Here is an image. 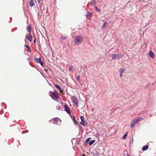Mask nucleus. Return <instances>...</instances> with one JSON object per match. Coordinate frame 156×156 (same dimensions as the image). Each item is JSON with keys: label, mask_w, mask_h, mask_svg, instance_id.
Wrapping results in <instances>:
<instances>
[{"label": "nucleus", "mask_w": 156, "mask_h": 156, "mask_svg": "<svg viewBox=\"0 0 156 156\" xmlns=\"http://www.w3.org/2000/svg\"><path fill=\"white\" fill-rule=\"evenodd\" d=\"M73 68H74V67L73 66H71L69 67V70L70 71H71L73 69Z\"/></svg>", "instance_id": "412c9836"}, {"label": "nucleus", "mask_w": 156, "mask_h": 156, "mask_svg": "<svg viewBox=\"0 0 156 156\" xmlns=\"http://www.w3.org/2000/svg\"><path fill=\"white\" fill-rule=\"evenodd\" d=\"M95 142V140H91L89 142V144L90 145H91L93 144Z\"/></svg>", "instance_id": "2eb2a0df"}, {"label": "nucleus", "mask_w": 156, "mask_h": 156, "mask_svg": "<svg viewBox=\"0 0 156 156\" xmlns=\"http://www.w3.org/2000/svg\"><path fill=\"white\" fill-rule=\"evenodd\" d=\"M125 70L123 69H120V73H123L125 72Z\"/></svg>", "instance_id": "a211bd4d"}, {"label": "nucleus", "mask_w": 156, "mask_h": 156, "mask_svg": "<svg viewBox=\"0 0 156 156\" xmlns=\"http://www.w3.org/2000/svg\"><path fill=\"white\" fill-rule=\"evenodd\" d=\"M49 85L51 86V84H50V83H49Z\"/></svg>", "instance_id": "f704fd0d"}, {"label": "nucleus", "mask_w": 156, "mask_h": 156, "mask_svg": "<svg viewBox=\"0 0 156 156\" xmlns=\"http://www.w3.org/2000/svg\"><path fill=\"white\" fill-rule=\"evenodd\" d=\"M36 42V40L35 39L34 40V43H35Z\"/></svg>", "instance_id": "72a5a7b5"}, {"label": "nucleus", "mask_w": 156, "mask_h": 156, "mask_svg": "<svg viewBox=\"0 0 156 156\" xmlns=\"http://www.w3.org/2000/svg\"><path fill=\"white\" fill-rule=\"evenodd\" d=\"M105 26H106V25H105V24H103L102 25V27H101V29H103L105 27Z\"/></svg>", "instance_id": "bb28decb"}, {"label": "nucleus", "mask_w": 156, "mask_h": 156, "mask_svg": "<svg viewBox=\"0 0 156 156\" xmlns=\"http://www.w3.org/2000/svg\"><path fill=\"white\" fill-rule=\"evenodd\" d=\"M127 133H125V134H124V136H123V137H122V138H123V139H125V138H126V137L127 136Z\"/></svg>", "instance_id": "4be33fe9"}, {"label": "nucleus", "mask_w": 156, "mask_h": 156, "mask_svg": "<svg viewBox=\"0 0 156 156\" xmlns=\"http://www.w3.org/2000/svg\"><path fill=\"white\" fill-rule=\"evenodd\" d=\"M107 24V22H105L104 24H105V25H106V24Z\"/></svg>", "instance_id": "473e14b6"}, {"label": "nucleus", "mask_w": 156, "mask_h": 156, "mask_svg": "<svg viewBox=\"0 0 156 156\" xmlns=\"http://www.w3.org/2000/svg\"><path fill=\"white\" fill-rule=\"evenodd\" d=\"M96 4L95 0H92L91 1V4L92 5H94Z\"/></svg>", "instance_id": "dca6fc26"}, {"label": "nucleus", "mask_w": 156, "mask_h": 156, "mask_svg": "<svg viewBox=\"0 0 156 156\" xmlns=\"http://www.w3.org/2000/svg\"><path fill=\"white\" fill-rule=\"evenodd\" d=\"M141 0H139V1H140Z\"/></svg>", "instance_id": "c9c22d12"}, {"label": "nucleus", "mask_w": 156, "mask_h": 156, "mask_svg": "<svg viewBox=\"0 0 156 156\" xmlns=\"http://www.w3.org/2000/svg\"><path fill=\"white\" fill-rule=\"evenodd\" d=\"M142 119V118L140 117L134 119L131 123L130 127L132 128L133 127L138 121Z\"/></svg>", "instance_id": "7ed1b4c3"}, {"label": "nucleus", "mask_w": 156, "mask_h": 156, "mask_svg": "<svg viewBox=\"0 0 156 156\" xmlns=\"http://www.w3.org/2000/svg\"><path fill=\"white\" fill-rule=\"evenodd\" d=\"M39 63H40V64L42 66H43V62L41 60V61L39 62Z\"/></svg>", "instance_id": "c85d7f7f"}, {"label": "nucleus", "mask_w": 156, "mask_h": 156, "mask_svg": "<svg viewBox=\"0 0 156 156\" xmlns=\"http://www.w3.org/2000/svg\"><path fill=\"white\" fill-rule=\"evenodd\" d=\"M28 40L30 42H32V41L33 37L31 34H29L27 36Z\"/></svg>", "instance_id": "6e6552de"}, {"label": "nucleus", "mask_w": 156, "mask_h": 156, "mask_svg": "<svg viewBox=\"0 0 156 156\" xmlns=\"http://www.w3.org/2000/svg\"><path fill=\"white\" fill-rule=\"evenodd\" d=\"M56 88L58 89L61 93H63V90L61 89V87L58 85L56 84L55 85Z\"/></svg>", "instance_id": "9d476101"}, {"label": "nucleus", "mask_w": 156, "mask_h": 156, "mask_svg": "<svg viewBox=\"0 0 156 156\" xmlns=\"http://www.w3.org/2000/svg\"><path fill=\"white\" fill-rule=\"evenodd\" d=\"M35 1L34 0H30V5L31 7L33 6L35 4Z\"/></svg>", "instance_id": "f8f14e48"}, {"label": "nucleus", "mask_w": 156, "mask_h": 156, "mask_svg": "<svg viewBox=\"0 0 156 156\" xmlns=\"http://www.w3.org/2000/svg\"><path fill=\"white\" fill-rule=\"evenodd\" d=\"M42 1V0H39L38 1V4H41V2Z\"/></svg>", "instance_id": "c756f323"}, {"label": "nucleus", "mask_w": 156, "mask_h": 156, "mask_svg": "<svg viewBox=\"0 0 156 156\" xmlns=\"http://www.w3.org/2000/svg\"><path fill=\"white\" fill-rule=\"evenodd\" d=\"M120 76L121 77V78L122 77V73H120Z\"/></svg>", "instance_id": "2f4dec72"}, {"label": "nucleus", "mask_w": 156, "mask_h": 156, "mask_svg": "<svg viewBox=\"0 0 156 156\" xmlns=\"http://www.w3.org/2000/svg\"><path fill=\"white\" fill-rule=\"evenodd\" d=\"M49 94L53 100H57L59 98L58 92L57 90L54 92L50 91L49 92Z\"/></svg>", "instance_id": "f257e3e1"}, {"label": "nucleus", "mask_w": 156, "mask_h": 156, "mask_svg": "<svg viewBox=\"0 0 156 156\" xmlns=\"http://www.w3.org/2000/svg\"><path fill=\"white\" fill-rule=\"evenodd\" d=\"M94 136L96 137V138H98V140H99V135L98 134V133H96L95 134Z\"/></svg>", "instance_id": "6ab92c4d"}, {"label": "nucleus", "mask_w": 156, "mask_h": 156, "mask_svg": "<svg viewBox=\"0 0 156 156\" xmlns=\"http://www.w3.org/2000/svg\"><path fill=\"white\" fill-rule=\"evenodd\" d=\"M123 55L118 54H113L112 55L111 57L113 59H117L121 58Z\"/></svg>", "instance_id": "20e7f679"}, {"label": "nucleus", "mask_w": 156, "mask_h": 156, "mask_svg": "<svg viewBox=\"0 0 156 156\" xmlns=\"http://www.w3.org/2000/svg\"><path fill=\"white\" fill-rule=\"evenodd\" d=\"M31 28L30 25H29L27 28V30L29 32L31 31Z\"/></svg>", "instance_id": "f3484780"}, {"label": "nucleus", "mask_w": 156, "mask_h": 156, "mask_svg": "<svg viewBox=\"0 0 156 156\" xmlns=\"http://www.w3.org/2000/svg\"><path fill=\"white\" fill-rule=\"evenodd\" d=\"M149 55L152 58H154V54L152 51H150L149 53Z\"/></svg>", "instance_id": "9b49d317"}, {"label": "nucleus", "mask_w": 156, "mask_h": 156, "mask_svg": "<svg viewBox=\"0 0 156 156\" xmlns=\"http://www.w3.org/2000/svg\"><path fill=\"white\" fill-rule=\"evenodd\" d=\"M80 77V75H78L77 76L76 79L78 81H79Z\"/></svg>", "instance_id": "5701e85b"}, {"label": "nucleus", "mask_w": 156, "mask_h": 156, "mask_svg": "<svg viewBox=\"0 0 156 156\" xmlns=\"http://www.w3.org/2000/svg\"><path fill=\"white\" fill-rule=\"evenodd\" d=\"M148 148V145H145L142 148V150L143 151H145L147 150Z\"/></svg>", "instance_id": "4468645a"}, {"label": "nucleus", "mask_w": 156, "mask_h": 156, "mask_svg": "<svg viewBox=\"0 0 156 156\" xmlns=\"http://www.w3.org/2000/svg\"><path fill=\"white\" fill-rule=\"evenodd\" d=\"M35 60L38 63H39V62L41 61V60L40 58H35Z\"/></svg>", "instance_id": "aec40b11"}, {"label": "nucleus", "mask_w": 156, "mask_h": 156, "mask_svg": "<svg viewBox=\"0 0 156 156\" xmlns=\"http://www.w3.org/2000/svg\"><path fill=\"white\" fill-rule=\"evenodd\" d=\"M25 47H26V48H27L29 49L30 50V48H29V47L27 46V45H25Z\"/></svg>", "instance_id": "7c9ffc66"}, {"label": "nucleus", "mask_w": 156, "mask_h": 156, "mask_svg": "<svg viewBox=\"0 0 156 156\" xmlns=\"http://www.w3.org/2000/svg\"><path fill=\"white\" fill-rule=\"evenodd\" d=\"M87 18L90 19L91 18V14L89 11H87V13L86 15Z\"/></svg>", "instance_id": "1a4fd4ad"}, {"label": "nucleus", "mask_w": 156, "mask_h": 156, "mask_svg": "<svg viewBox=\"0 0 156 156\" xmlns=\"http://www.w3.org/2000/svg\"><path fill=\"white\" fill-rule=\"evenodd\" d=\"M127 156H129V155H127Z\"/></svg>", "instance_id": "e433bc0d"}, {"label": "nucleus", "mask_w": 156, "mask_h": 156, "mask_svg": "<svg viewBox=\"0 0 156 156\" xmlns=\"http://www.w3.org/2000/svg\"><path fill=\"white\" fill-rule=\"evenodd\" d=\"M95 9L96 10L98 11L99 12H100L101 11L98 8V7L97 6H95Z\"/></svg>", "instance_id": "393cba45"}, {"label": "nucleus", "mask_w": 156, "mask_h": 156, "mask_svg": "<svg viewBox=\"0 0 156 156\" xmlns=\"http://www.w3.org/2000/svg\"><path fill=\"white\" fill-rule=\"evenodd\" d=\"M81 121L80 122V124L83 126H85L87 124V123L84 120V118L83 116H81L80 117Z\"/></svg>", "instance_id": "423d86ee"}, {"label": "nucleus", "mask_w": 156, "mask_h": 156, "mask_svg": "<svg viewBox=\"0 0 156 156\" xmlns=\"http://www.w3.org/2000/svg\"><path fill=\"white\" fill-rule=\"evenodd\" d=\"M57 110H58L61 109L60 107L59 106H57L56 107Z\"/></svg>", "instance_id": "a878e982"}, {"label": "nucleus", "mask_w": 156, "mask_h": 156, "mask_svg": "<svg viewBox=\"0 0 156 156\" xmlns=\"http://www.w3.org/2000/svg\"><path fill=\"white\" fill-rule=\"evenodd\" d=\"M53 122L55 124L59 125L58 123H61V120L58 118L56 117L52 119Z\"/></svg>", "instance_id": "39448f33"}, {"label": "nucleus", "mask_w": 156, "mask_h": 156, "mask_svg": "<svg viewBox=\"0 0 156 156\" xmlns=\"http://www.w3.org/2000/svg\"><path fill=\"white\" fill-rule=\"evenodd\" d=\"M73 102L76 105H78V101L76 98H73Z\"/></svg>", "instance_id": "ddd939ff"}, {"label": "nucleus", "mask_w": 156, "mask_h": 156, "mask_svg": "<svg viewBox=\"0 0 156 156\" xmlns=\"http://www.w3.org/2000/svg\"><path fill=\"white\" fill-rule=\"evenodd\" d=\"M67 38V36H62V39L65 40Z\"/></svg>", "instance_id": "b1692460"}, {"label": "nucleus", "mask_w": 156, "mask_h": 156, "mask_svg": "<svg viewBox=\"0 0 156 156\" xmlns=\"http://www.w3.org/2000/svg\"><path fill=\"white\" fill-rule=\"evenodd\" d=\"M64 108L65 111H66L68 114H70L71 112L70 111V109L67 105H65Z\"/></svg>", "instance_id": "0eeeda50"}, {"label": "nucleus", "mask_w": 156, "mask_h": 156, "mask_svg": "<svg viewBox=\"0 0 156 156\" xmlns=\"http://www.w3.org/2000/svg\"><path fill=\"white\" fill-rule=\"evenodd\" d=\"M74 42L75 45H79L81 44L83 41V39L82 37L76 36L74 37Z\"/></svg>", "instance_id": "f03ea898"}, {"label": "nucleus", "mask_w": 156, "mask_h": 156, "mask_svg": "<svg viewBox=\"0 0 156 156\" xmlns=\"http://www.w3.org/2000/svg\"><path fill=\"white\" fill-rule=\"evenodd\" d=\"M73 120L75 122V123L76 124L77 123V122H76V119L75 118V117H74V116H73Z\"/></svg>", "instance_id": "cd10ccee"}]
</instances>
